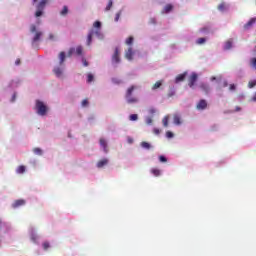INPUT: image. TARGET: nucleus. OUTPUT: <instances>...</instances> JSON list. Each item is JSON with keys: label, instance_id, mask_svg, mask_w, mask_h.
<instances>
[{"label": "nucleus", "instance_id": "obj_1", "mask_svg": "<svg viewBox=\"0 0 256 256\" xmlns=\"http://www.w3.org/2000/svg\"><path fill=\"white\" fill-rule=\"evenodd\" d=\"M135 89H137V86L132 85L126 90L125 99L128 105L139 103V98H137L136 96H133V91H135Z\"/></svg>", "mask_w": 256, "mask_h": 256}, {"label": "nucleus", "instance_id": "obj_50", "mask_svg": "<svg viewBox=\"0 0 256 256\" xmlns=\"http://www.w3.org/2000/svg\"><path fill=\"white\" fill-rule=\"evenodd\" d=\"M54 39H55V35L49 34V40H50V41H53Z\"/></svg>", "mask_w": 256, "mask_h": 256}, {"label": "nucleus", "instance_id": "obj_55", "mask_svg": "<svg viewBox=\"0 0 256 256\" xmlns=\"http://www.w3.org/2000/svg\"><path fill=\"white\" fill-rule=\"evenodd\" d=\"M236 111H241V107L237 106Z\"/></svg>", "mask_w": 256, "mask_h": 256}, {"label": "nucleus", "instance_id": "obj_40", "mask_svg": "<svg viewBox=\"0 0 256 256\" xmlns=\"http://www.w3.org/2000/svg\"><path fill=\"white\" fill-rule=\"evenodd\" d=\"M112 82H114L116 85H120L121 80H119V78H112Z\"/></svg>", "mask_w": 256, "mask_h": 256}, {"label": "nucleus", "instance_id": "obj_16", "mask_svg": "<svg viewBox=\"0 0 256 256\" xmlns=\"http://www.w3.org/2000/svg\"><path fill=\"white\" fill-rule=\"evenodd\" d=\"M26 169H27V168H26L25 166L20 165V166H18V168L16 169V173H18V175H23V173H25Z\"/></svg>", "mask_w": 256, "mask_h": 256}, {"label": "nucleus", "instance_id": "obj_42", "mask_svg": "<svg viewBox=\"0 0 256 256\" xmlns=\"http://www.w3.org/2000/svg\"><path fill=\"white\" fill-rule=\"evenodd\" d=\"M87 105H89V100L84 99V100L82 101V107H87Z\"/></svg>", "mask_w": 256, "mask_h": 256}, {"label": "nucleus", "instance_id": "obj_53", "mask_svg": "<svg viewBox=\"0 0 256 256\" xmlns=\"http://www.w3.org/2000/svg\"><path fill=\"white\" fill-rule=\"evenodd\" d=\"M15 65H21V59H17V60L15 61Z\"/></svg>", "mask_w": 256, "mask_h": 256}, {"label": "nucleus", "instance_id": "obj_47", "mask_svg": "<svg viewBox=\"0 0 256 256\" xmlns=\"http://www.w3.org/2000/svg\"><path fill=\"white\" fill-rule=\"evenodd\" d=\"M166 136L168 137V139H171L173 137V132L171 131L166 132Z\"/></svg>", "mask_w": 256, "mask_h": 256}, {"label": "nucleus", "instance_id": "obj_39", "mask_svg": "<svg viewBox=\"0 0 256 256\" xmlns=\"http://www.w3.org/2000/svg\"><path fill=\"white\" fill-rule=\"evenodd\" d=\"M159 161L161 163H167V158L165 156H159Z\"/></svg>", "mask_w": 256, "mask_h": 256}, {"label": "nucleus", "instance_id": "obj_14", "mask_svg": "<svg viewBox=\"0 0 256 256\" xmlns=\"http://www.w3.org/2000/svg\"><path fill=\"white\" fill-rule=\"evenodd\" d=\"M93 35H95V30H91L87 36V45H91L93 41Z\"/></svg>", "mask_w": 256, "mask_h": 256}, {"label": "nucleus", "instance_id": "obj_25", "mask_svg": "<svg viewBox=\"0 0 256 256\" xmlns=\"http://www.w3.org/2000/svg\"><path fill=\"white\" fill-rule=\"evenodd\" d=\"M165 13H170V11H173V5L167 4L164 8Z\"/></svg>", "mask_w": 256, "mask_h": 256}, {"label": "nucleus", "instance_id": "obj_12", "mask_svg": "<svg viewBox=\"0 0 256 256\" xmlns=\"http://www.w3.org/2000/svg\"><path fill=\"white\" fill-rule=\"evenodd\" d=\"M185 77H187V72L179 74L176 76L175 83H181V81H185Z\"/></svg>", "mask_w": 256, "mask_h": 256}, {"label": "nucleus", "instance_id": "obj_11", "mask_svg": "<svg viewBox=\"0 0 256 256\" xmlns=\"http://www.w3.org/2000/svg\"><path fill=\"white\" fill-rule=\"evenodd\" d=\"M23 205H25V200L19 199L12 204V207L13 209H17V207H23Z\"/></svg>", "mask_w": 256, "mask_h": 256}, {"label": "nucleus", "instance_id": "obj_4", "mask_svg": "<svg viewBox=\"0 0 256 256\" xmlns=\"http://www.w3.org/2000/svg\"><path fill=\"white\" fill-rule=\"evenodd\" d=\"M47 3H49V0H41L37 6H36V13H35V17H41V15H43V11L45 9V6L47 5Z\"/></svg>", "mask_w": 256, "mask_h": 256}, {"label": "nucleus", "instance_id": "obj_19", "mask_svg": "<svg viewBox=\"0 0 256 256\" xmlns=\"http://www.w3.org/2000/svg\"><path fill=\"white\" fill-rule=\"evenodd\" d=\"M53 72L55 73L56 77H61V75H63V70H61L59 67L54 68Z\"/></svg>", "mask_w": 256, "mask_h": 256}, {"label": "nucleus", "instance_id": "obj_20", "mask_svg": "<svg viewBox=\"0 0 256 256\" xmlns=\"http://www.w3.org/2000/svg\"><path fill=\"white\" fill-rule=\"evenodd\" d=\"M200 89L204 91V93H209V85L205 83L200 84Z\"/></svg>", "mask_w": 256, "mask_h": 256}, {"label": "nucleus", "instance_id": "obj_15", "mask_svg": "<svg viewBox=\"0 0 256 256\" xmlns=\"http://www.w3.org/2000/svg\"><path fill=\"white\" fill-rule=\"evenodd\" d=\"M173 121L174 125H181V116H179V114H174Z\"/></svg>", "mask_w": 256, "mask_h": 256}, {"label": "nucleus", "instance_id": "obj_36", "mask_svg": "<svg viewBox=\"0 0 256 256\" xmlns=\"http://www.w3.org/2000/svg\"><path fill=\"white\" fill-rule=\"evenodd\" d=\"M42 246H43L44 251H47V249H49V247H51V245L49 244V242H44V243L42 244Z\"/></svg>", "mask_w": 256, "mask_h": 256}, {"label": "nucleus", "instance_id": "obj_37", "mask_svg": "<svg viewBox=\"0 0 256 256\" xmlns=\"http://www.w3.org/2000/svg\"><path fill=\"white\" fill-rule=\"evenodd\" d=\"M74 53H75V48H70L68 51V57H73Z\"/></svg>", "mask_w": 256, "mask_h": 256}, {"label": "nucleus", "instance_id": "obj_46", "mask_svg": "<svg viewBox=\"0 0 256 256\" xmlns=\"http://www.w3.org/2000/svg\"><path fill=\"white\" fill-rule=\"evenodd\" d=\"M82 63L84 65V67H89V62H87V60L85 58L82 59Z\"/></svg>", "mask_w": 256, "mask_h": 256}, {"label": "nucleus", "instance_id": "obj_34", "mask_svg": "<svg viewBox=\"0 0 256 256\" xmlns=\"http://www.w3.org/2000/svg\"><path fill=\"white\" fill-rule=\"evenodd\" d=\"M130 121H137L139 119V116L137 114H132L129 116Z\"/></svg>", "mask_w": 256, "mask_h": 256}, {"label": "nucleus", "instance_id": "obj_26", "mask_svg": "<svg viewBox=\"0 0 256 256\" xmlns=\"http://www.w3.org/2000/svg\"><path fill=\"white\" fill-rule=\"evenodd\" d=\"M141 147L143 149H151V145L149 144V142H141Z\"/></svg>", "mask_w": 256, "mask_h": 256}, {"label": "nucleus", "instance_id": "obj_45", "mask_svg": "<svg viewBox=\"0 0 256 256\" xmlns=\"http://www.w3.org/2000/svg\"><path fill=\"white\" fill-rule=\"evenodd\" d=\"M235 89H237V86H235V84H230L229 91H235Z\"/></svg>", "mask_w": 256, "mask_h": 256}, {"label": "nucleus", "instance_id": "obj_30", "mask_svg": "<svg viewBox=\"0 0 256 256\" xmlns=\"http://www.w3.org/2000/svg\"><path fill=\"white\" fill-rule=\"evenodd\" d=\"M111 7H113V0H109L108 5L105 8V11H111Z\"/></svg>", "mask_w": 256, "mask_h": 256}, {"label": "nucleus", "instance_id": "obj_41", "mask_svg": "<svg viewBox=\"0 0 256 256\" xmlns=\"http://www.w3.org/2000/svg\"><path fill=\"white\" fill-rule=\"evenodd\" d=\"M225 9V3H221L219 6H218V10L219 11H224Z\"/></svg>", "mask_w": 256, "mask_h": 256}, {"label": "nucleus", "instance_id": "obj_9", "mask_svg": "<svg viewBox=\"0 0 256 256\" xmlns=\"http://www.w3.org/2000/svg\"><path fill=\"white\" fill-rule=\"evenodd\" d=\"M113 63H119L121 59L119 58V48H115L114 54L112 56Z\"/></svg>", "mask_w": 256, "mask_h": 256}, {"label": "nucleus", "instance_id": "obj_17", "mask_svg": "<svg viewBox=\"0 0 256 256\" xmlns=\"http://www.w3.org/2000/svg\"><path fill=\"white\" fill-rule=\"evenodd\" d=\"M150 173H152V175H154V177H159L161 175V170H159L157 168H152L150 170Z\"/></svg>", "mask_w": 256, "mask_h": 256}, {"label": "nucleus", "instance_id": "obj_58", "mask_svg": "<svg viewBox=\"0 0 256 256\" xmlns=\"http://www.w3.org/2000/svg\"><path fill=\"white\" fill-rule=\"evenodd\" d=\"M32 241H35V237L34 236H32Z\"/></svg>", "mask_w": 256, "mask_h": 256}, {"label": "nucleus", "instance_id": "obj_51", "mask_svg": "<svg viewBox=\"0 0 256 256\" xmlns=\"http://www.w3.org/2000/svg\"><path fill=\"white\" fill-rule=\"evenodd\" d=\"M149 113H150L151 115H155L156 111H155V109L152 108V109L149 110Z\"/></svg>", "mask_w": 256, "mask_h": 256}, {"label": "nucleus", "instance_id": "obj_6", "mask_svg": "<svg viewBox=\"0 0 256 256\" xmlns=\"http://www.w3.org/2000/svg\"><path fill=\"white\" fill-rule=\"evenodd\" d=\"M196 109H198V111H203L207 109V101L204 99L200 100L196 105Z\"/></svg>", "mask_w": 256, "mask_h": 256}, {"label": "nucleus", "instance_id": "obj_57", "mask_svg": "<svg viewBox=\"0 0 256 256\" xmlns=\"http://www.w3.org/2000/svg\"><path fill=\"white\" fill-rule=\"evenodd\" d=\"M37 1H39V0H32V3H37Z\"/></svg>", "mask_w": 256, "mask_h": 256}, {"label": "nucleus", "instance_id": "obj_22", "mask_svg": "<svg viewBox=\"0 0 256 256\" xmlns=\"http://www.w3.org/2000/svg\"><path fill=\"white\" fill-rule=\"evenodd\" d=\"M59 59H60V65H63V63H65V52H60Z\"/></svg>", "mask_w": 256, "mask_h": 256}, {"label": "nucleus", "instance_id": "obj_38", "mask_svg": "<svg viewBox=\"0 0 256 256\" xmlns=\"http://www.w3.org/2000/svg\"><path fill=\"white\" fill-rule=\"evenodd\" d=\"M93 27L96 29H101V23L99 21L94 22Z\"/></svg>", "mask_w": 256, "mask_h": 256}, {"label": "nucleus", "instance_id": "obj_43", "mask_svg": "<svg viewBox=\"0 0 256 256\" xmlns=\"http://www.w3.org/2000/svg\"><path fill=\"white\" fill-rule=\"evenodd\" d=\"M146 123L147 125H151L153 123V118L151 117L146 118Z\"/></svg>", "mask_w": 256, "mask_h": 256}, {"label": "nucleus", "instance_id": "obj_32", "mask_svg": "<svg viewBox=\"0 0 256 256\" xmlns=\"http://www.w3.org/2000/svg\"><path fill=\"white\" fill-rule=\"evenodd\" d=\"M76 55H83V47L82 46H78L76 48Z\"/></svg>", "mask_w": 256, "mask_h": 256}, {"label": "nucleus", "instance_id": "obj_10", "mask_svg": "<svg viewBox=\"0 0 256 256\" xmlns=\"http://www.w3.org/2000/svg\"><path fill=\"white\" fill-rule=\"evenodd\" d=\"M100 145L104 149V153H109V148L107 147V140L105 138H100Z\"/></svg>", "mask_w": 256, "mask_h": 256}, {"label": "nucleus", "instance_id": "obj_27", "mask_svg": "<svg viewBox=\"0 0 256 256\" xmlns=\"http://www.w3.org/2000/svg\"><path fill=\"white\" fill-rule=\"evenodd\" d=\"M200 33H205V34L211 33V28H209V27L201 28Z\"/></svg>", "mask_w": 256, "mask_h": 256}, {"label": "nucleus", "instance_id": "obj_29", "mask_svg": "<svg viewBox=\"0 0 256 256\" xmlns=\"http://www.w3.org/2000/svg\"><path fill=\"white\" fill-rule=\"evenodd\" d=\"M207 42V39L205 38H198L196 43L197 45H203V43H206Z\"/></svg>", "mask_w": 256, "mask_h": 256}, {"label": "nucleus", "instance_id": "obj_33", "mask_svg": "<svg viewBox=\"0 0 256 256\" xmlns=\"http://www.w3.org/2000/svg\"><path fill=\"white\" fill-rule=\"evenodd\" d=\"M94 79H95V77L93 76V74H88V76H87V83H93Z\"/></svg>", "mask_w": 256, "mask_h": 256}, {"label": "nucleus", "instance_id": "obj_5", "mask_svg": "<svg viewBox=\"0 0 256 256\" xmlns=\"http://www.w3.org/2000/svg\"><path fill=\"white\" fill-rule=\"evenodd\" d=\"M199 78V76L197 75V73L193 72L189 79H188V85L191 89H193V87H195V83H197V79Z\"/></svg>", "mask_w": 256, "mask_h": 256}, {"label": "nucleus", "instance_id": "obj_24", "mask_svg": "<svg viewBox=\"0 0 256 256\" xmlns=\"http://www.w3.org/2000/svg\"><path fill=\"white\" fill-rule=\"evenodd\" d=\"M164 127H169V116H165L162 120Z\"/></svg>", "mask_w": 256, "mask_h": 256}, {"label": "nucleus", "instance_id": "obj_54", "mask_svg": "<svg viewBox=\"0 0 256 256\" xmlns=\"http://www.w3.org/2000/svg\"><path fill=\"white\" fill-rule=\"evenodd\" d=\"M251 101L256 102V92H255L254 96L251 98Z\"/></svg>", "mask_w": 256, "mask_h": 256}, {"label": "nucleus", "instance_id": "obj_18", "mask_svg": "<svg viewBox=\"0 0 256 256\" xmlns=\"http://www.w3.org/2000/svg\"><path fill=\"white\" fill-rule=\"evenodd\" d=\"M161 85H163V80L157 81V82L152 86V91H155V90L159 89V87H161Z\"/></svg>", "mask_w": 256, "mask_h": 256}, {"label": "nucleus", "instance_id": "obj_35", "mask_svg": "<svg viewBox=\"0 0 256 256\" xmlns=\"http://www.w3.org/2000/svg\"><path fill=\"white\" fill-rule=\"evenodd\" d=\"M255 86H256V80H252V81H250V82L248 83L249 89H253V87H255Z\"/></svg>", "mask_w": 256, "mask_h": 256}, {"label": "nucleus", "instance_id": "obj_13", "mask_svg": "<svg viewBox=\"0 0 256 256\" xmlns=\"http://www.w3.org/2000/svg\"><path fill=\"white\" fill-rule=\"evenodd\" d=\"M125 57L126 59H128V61H133V48H129L128 51L125 53Z\"/></svg>", "mask_w": 256, "mask_h": 256}, {"label": "nucleus", "instance_id": "obj_21", "mask_svg": "<svg viewBox=\"0 0 256 256\" xmlns=\"http://www.w3.org/2000/svg\"><path fill=\"white\" fill-rule=\"evenodd\" d=\"M67 13H69V8L67 6H64L62 11H60V15L62 17H65L67 15Z\"/></svg>", "mask_w": 256, "mask_h": 256}, {"label": "nucleus", "instance_id": "obj_28", "mask_svg": "<svg viewBox=\"0 0 256 256\" xmlns=\"http://www.w3.org/2000/svg\"><path fill=\"white\" fill-rule=\"evenodd\" d=\"M33 153H35V155H43V150H41V148H34Z\"/></svg>", "mask_w": 256, "mask_h": 256}, {"label": "nucleus", "instance_id": "obj_2", "mask_svg": "<svg viewBox=\"0 0 256 256\" xmlns=\"http://www.w3.org/2000/svg\"><path fill=\"white\" fill-rule=\"evenodd\" d=\"M36 113L41 115V117H45L47 115V111H49V108L43 101L41 100H36V105H35Z\"/></svg>", "mask_w": 256, "mask_h": 256}, {"label": "nucleus", "instance_id": "obj_31", "mask_svg": "<svg viewBox=\"0 0 256 256\" xmlns=\"http://www.w3.org/2000/svg\"><path fill=\"white\" fill-rule=\"evenodd\" d=\"M133 41H134L133 36H130L127 38L125 43H126V45H133Z\"/></svg>", "mask_w": 256, "mask_h": 256}, {"label": "nucleus", "instance_id": "obj_52", "mask_svg": "<svg viewBox=\"0 0 256 256\" xmlns=\"http://www.w3.org/2000/svg\"><path fill=\"white\" fill-rule=\"evenodd\" d=\"M119 17H121V14H120V13H117V14H116V17H115V21H119Z\"/></svg>", "mask_w": 256, "mask_h": 256}, {"label": "nucleus", "instance_id": "obj_7", "mask_svg": "<svg viewBox=\"0 0 256 256\" xmlns=\"http://www.w3.org/2000/svg\"><path fill=\"white\" fill-rule=\"evenodd\" d=\"M108 164H109V159L103 158L102 160L97 162L96 167L98 169H103V167H105V165H108Z\"/></svg>", "mask_w": 256, "mask_h": 256}, {"label": "nucleus", "instance_id": "obj_56", "mask_svg": "<svg viewBox=\"0 0 256 256\" xmlns=\"http://www.w3.org/2000/svg\"><path fill=\"white\" fill-rule=\"evenodd\" d=\"M154 132L156 133V135H159V130L155 129Z\"/></svg>", "mask_w": 256, "mask_h": 256}, {"label": "nucleus", "instance_id": "obj_8", "mask_svg": "<svg viewBox=\"0 0 256 256\" xmlns=\"http://www.w3.org/2000/svg\"><path fill=\"white\" fill-rule=\"evenodd\" d=\"M255 23H256V18H251V19L244 25L245 31H249V29H251Z\"/></svg>", "mask_w": 256, "mask_h": 256}, {"label": "nucleus", "instance_id": "obj_3", "mask_svg": "<svg viewBox=\"0 0 256 256\" xmlns=\"http://www.w3.org/2000/svg\"><path fill=\"white\" fill-rule=\"evenodd\" d=\"M30 33H35L34 37L32 38V43H38V41H41V37H43V33L41 31H37V26L35 24H32L30 26Z\"/></svg>", "mask_w": 256, "mask_h": 256}, {"label": "nucleus", "instance_id": "obj_49", "mask_svg": "<svg viewBox=\"0 0 256 256\" xmlns=\"http://www.w3.org/2000/svg\"><path fill=\"white\" fill-rule=\"evenodd\" d=\"M150 23H151L152 25H155V23H157V21L155 20V18H150Z\"/></svg>", "mask_w": 256, "mask_h": 256}, {"label": "nucleus", "instance_id": "obj_48", "mask_svg": "<svg viewBox=\"0 0 256 256\" xmlns=\"http://www.w3.org/2000/svg\"><path fill=\"white\" fill-rule=\"evenodd\" d=\"M221 79H223L222 77H212L211 81H221Z\"/></svg>", "mask_w": 256, "mask_h": 256}, {"label": "nucleus", "instance_id": "obj_23", "mask_svg": "<svg viewBox=\"0 0 256 256\" xmlns=\"http://www.w3.org/2000/svg\"><path fill=\"white\" fill-rule=\"evenodd\" d=\"M226 49H233V39L227 40Z\"/></svg>", "mask_w": 256, "mask_h": 256}, {"label": "nucleus", "instance_id": "obj_59", "mask_svg": "<svg viewBox=\"0 0 256 256\" xmlns=\"http://www.w3.org/2000/svg\"><path fill=\"white\" fill-rule=\"evenodd\" d=\"M13 101H15V94L13 95Z\"/></svg>", "mask_w": 256, "mask_h": 256}, {"label": "nucleus", "instance_id": "obj_44", "mask_svg": "<svg viewBox=\"0 0 256 256\" xmlns=\"http://www.w3.org/2000/svg\"><path fill=\"white\" fill-rule=\"evenodd\" d=\"M251 65L254 67V69H256V58L251 59Z\"/></svg>", "mask_w": 256, "mask_h": 256}]
</instances>
